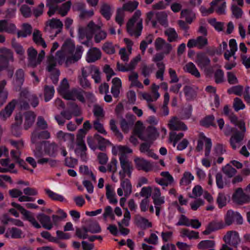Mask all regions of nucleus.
I'll use <instances>...</instances> for the list:
<instances>
[{"instance_id": "obj_24", "label": "nucleus", "mask_w": 250, "mask_h": 250, "mask_svg": "<svg viewBox=\"0 0 250 250\" xmlns=\"http://www.w3.org/2000/svg\"><path fill=\"white\" fill-rule=\"evenodd\" d=\"M24 81V72L22 69H18L15 73V80L14 82L16 91H20Z\"/></svg>"}, {"instance_id": "obj_16", "label": "nucleus", "mask_w": 250, "mask_h": 250, "mask_svg": "<svg viewBox=\"0 0 250 250\" xmlns=\"http://www.w3.org/2000/svg\"><path fill=\"white\" fill-rule=\"evenodd\" d=\"M134 163L138 169L142 170L145 172L150 171L153 168V165L150 162L142 158H135L134 159Z\"/></svg>"}, {"instance_id": "obj_28", "label": "nucleus", "mask_w": 250, "mask_h": 250, "mask_svg": "<svg viewBox=\"0 0 250 250\" xmlns=\"http://www.w3.org/2000/svg\"><path fill=\"white\" fill-rule=\"evenodd\" d=\"M23 117L24 118V127L25 130H27L34 123L36 115L33 112L27 111L24 113Z\"/></svg>"}, {"instance_id": "obj_56", "label": "nucleus", "mask_w": 250, "mask_h": 250, "mask_svg": "<svg viewBox=\"0 0 250 250\" xmlns=\"http://www.w3.org/2000/svg\"><path fill=\"white\" fill-rule=\"evenodd\" d=\"M45 192L49 197L53 200L62 202L64 200V197L62 195L56 193L49 189H45Z\"/></svg>"}, {"instance_id": "obj_5", "label": "nucleus", "mask_w": 250, "mask_h": 250, "mask_svg": "<svg viewBox=\"0 0 250 250\" xmlns=\"http://www.w3.org/2000/svg\"><path fill=\"white\" fill-rule=\"evenodd\" d=\"M205 143V156L209 157L210 150L212 147L211 140L206 137L203 133L199 134V138L197 141V144L196 147V150L198 152L202 151L203 149L204 143Z\"/></svg>"}, {"instance_id": "obj_36", "label": "nucleus", "mask_w": 250, "mask_h": 250, "mask_svg": "<svg viewBox=\"0 0 250 250\" xmlns=\"http://www.w3.org/2000/svg\"><path fill=\"white\" fill-rule=\"evenodd\" d=\"M72 3L70 0L62 3L61 5H57L58 13L62 17L66 16L70 9Z\"/></svg>"}, {"instance_id": "obj_11", "label": "nucleus", "mask_w": 250, "mask_h": 250, "mask_svg": "<svg viewBox=\"0 0 250 250\" xmlns=\"http://www.w3.org/2000/svg\"><path fill=\"white\" fill-rule=\"evenodd\" d=\"M209 12L213 13L215 12L219 15L225 14L226 2L225 0H213L210 3Z\"/></svg>"}, {"instance_id": "obj_39", "label": "nucleus", "mask_w": 250, "mask_h": 250, "mask_svg": "<svg viewBox=\"0 0 250 250\" xmlns=\"http://www.w3.org/2000/svg\"><path fill=\"white\" fill-rule=\"evenodd\" d=\"M180 236L184 238L188 237L189 239H198L199 233L194 230H190L188 229H183L180 231Z\"/></svg>"}, {"instance_id": "obj_19", "label": "nucleus", "mask_w": 250, "mask_h": 250, "mask_svg": "<svg viewBox=\"0 0 250 250\" xmlns=\"http://www.w3.org/2000/svg\"><path fill=\"white\" fill-rule=\"evenodd\" d=\"M27 59L28 65L32 67H35L38 64H40L38 62V57L37 55V51L32 47H29L27 50Z\"/></svg>"}, {"instance_id": "obj_58", "label": "nucleus", "mask_w": 250, "mask_h": 250, "mask_svg": "<svg viewBox=\"0 0 250 250\" xmlns=\"http://www.w3.org/2000/svg\"><path fill=\"white\" fill-rule=\"evenodd\" d=\"M216 201L219 208H221L225 207L227 203V198L225 193L222 192L219 193Z\"/></svg>"}, {"instance_id": "obj_61", "label": "nucleus", "mask_w": 250, "mask_h": 250, "mask_svg": "<svg viewBox=\"0 0 250 250\" xmlns=\"http://www.w3.org/2000/svg\"><path fill=\"white\" fill-rule=\"evenodd\" d=\"M230 122L235 125H238L243 130L245 129V124L238 120L237 117L233 113H231L228 116Z\"/></svg>"}, {"instance_id": "obj_30", "label": "nucleus", "mask_w": 250, "mask_h": 250, "mask_svg": "<svg viewBox=\"0 0 250 250\" xmlns=\"http://www.w3.org/2000/svg\"><path fill=\"white\" fill-rule=\"evenodd\" d=\"M50 137V133L47 130L42 131L39 133L35 131L32 133L31 139L32 143L35 144L39 139H47Z\"/></svg>"}, {"instance_id": "obj_33", "label": "nucleus", "mask_w": 250, "mask_h": 250, "mask_svg": "<svg viewBox=\"0 0 250 250\" xmlns=\"http://www.w3.org/2000/svg\"><path fill=\"white\" fill-rule=\"evenodd\" d=\"M226 152L225 146L222 144H216L213 149L212 158L215 160L217 156H222Z\"/></svg>"}, {"instance_id": "obj_40", "label": "nucleus", "mask_w": 250, "mask_h": 250, "mask_svg": "<svg viewBox=\"0 0 250 250\" xmlns=\"http://www.w3.org/2000/svg\"><path fill=\"white\" fill-rule=\"evenodd\" d=\"M164 34L167 37V41L170 42L177 41L178 35L175 30L173 28H168L164 31Z\"/></svg>"}, {"instance_id": "obj_52", "label": "nucleus", "mask_w": 250, "mask_h": 250, "mask_svg": "<svg viewBox=\"0 0 250 250\" xmlns=\"http://www.w3.org/2000/svg\"><path fill=\"white\" fill-rule=\"evenodd\" d=\"M93 112L97 119L100 120L104 116V112L103 107L99 104H95L93 106Z\"/></svg>"}, {"instance_id": "obj_21", "label": "nucleus", "mask_w": 250, "mask_h": 250, "mask_svg": "<svg viewBox=\"0 0 250 250\" xmlns=\"http://www.w3.org/2000/svg\"><path fill=\"white\" fill-rule=\"evenodd\" d=\"M37 218L45 229L50 230L53 228V223L49 216L41 213L37 215Z\"/></svg>"}, {"instance_id": "obj_13", "label": "nucleus", "mask_w": 250, "mask_h": 250, "mask_svg": "<svg viewBox=\"0 0 250 250\" xmlns=\"http://www.w3.org/2000/svg\"><path fill=\"white\" fill-rule=\"evenodd\" d=\"M169 129L177 131H186L188 129L187 126L178 118L173 116L171 118L167 124Z\"/></svg>"}, {"instance_id": "obj_7", "label": "nucleus", "mask_w": 250, "mask_h": 250, "mask_svg": "<svg viewBox=\"0 0 250 250\" xmlns=\"http://www.w3.org/2000/svg\"><path fill=\"white\" fill-rule=\"evenodd\" d=\"M225 223L227 226H230L233 223L237 225H242L243 219L241 214L237 211L229 209L227 211L224 217Z\"/></svg>"}, {"instance_id": "obj_49", "label": "nucleus", "mask_w": 250, "mask_h": 250, "mask_svg": "<svg viewBox=\"0 0 250 250\" xmlns=\"http://www.w3.org/2000/svg\"><path fill=\"white\" fill-rule=\"evenodd\" d=\"M215 242L212 240H206L201 241L197 245V248L199 250L213 249Z\"/></svg>"}, {"instance_id": "obj_43", "label": "nucleus", "mask_w": 250, "mask_h": 250, "mask_svg": "<svg viewBox=\"0 0 250 250\" xmlns=\"http://www.w3.org/2000/svg\"><path fill=\"white\" fill-rule=\"evenodd\" d=\"M169 101V95L168 92H166L164 96V102L161 111L162 115L167 116L169 114V109L168 108V104Z\"/></svg>"}, {"instance_id": "obj_48", "label": "nucleus", "mask_w": 250, "mask_h": 250, "mask_svg": "<svg viewBox=\"0 0 250 250\" xmlns=\"http://www.w3.org/2000/svg\"><path fill=\"white\" fill-rule=\"evenodd\" d=\"M222 172L228 177L231 178L236 173V170L230 164H228L222 168Z\"/></svg>"}, {"instance_id": "obj_26", "label": "nucleus", "mask_w": 250, "mask_h": 250, "mask_svg": "<svg viewBox=\"0 0 250 250\" xmlns=\"http://www.w3.org/2000/svg\"><path fill=\"white\" fill-rule=\"evenodd\" d=\"M58 149V145L55 143H50L49 141L44 143V150L45 153L49 156L52 157L56 156Z\"/></svg>"}, {"instance_id": "obj_42", "label": "nucleus", "mask_w": 250, "mask_h": 250, "mask_svg": "<svg viewBox=\"0 0 250 250\" xmlns=\"http://www.w3.org/2000/svg\"><path fill=\"white\" fill-rule=\"evenodd\" d=\"M57 62L56 59L53 55H50L47 57L46 70L49 72H54L55 70H59L56 68Z\"/></svg>"}, {"instance_id": "obj_8", "label": "nucleus", "mask_w": 250, "mask_h": 250, "mask_svg": "<svg viewBox=\"0 0 250 250\" xmlns=\"http://www.w3.org/2000/svg\"><path fill=\"white\" fill-rule=\"evenodd\" d=\"M63 25V23L60 20L52 18L46 21L44 31L51 33L53 30H55V36H56L62 32Z\"/></svg>"}, {"instance_id": "obj_60", "label": "nucleus", "mask_w": 250, "mask_h": 250, "mask_svg": "<svg viewBox=\"0 0 250 250\" xmlns=\"http://www.w3.org/2000/svg\"><path fill=\"white\" fill-rule=\"evenodd\" d=\"M208 22L217 31L220 32L223 30L224 27L223 22L217 21L215 18L209 19Z\"/></svg>"}, {"instance_id": "obj_64", "label": "nucleus", "mask_w": 250, "mask_h": 250, "mask_svg": "<svg viewBox=\"0 0 250 250\" xmlns=\"http://www.w3.org/2000/svg\"><path fill=\"white\" fill-rule=\"evenodd\" d=\"M97 134H95L93 137L88 136L87 138V143L88 146L93 150H95L98 148V143L97 141Z\"/></svg>"}, {"instance_id": "obj_29", "label": "nucleus", "mask_w": 250, "mask_h": 250, "mask_svg": "<svg viewBox=\"0 0 250 250\" xmlns=\"http://www.w3.org/2000/svg\"><path fill=\"white\" fill-rule=\"evenodd\" d=\"M23 236V231L20 229L16 227H12L9 229L7 232L5 234V236L7 238L10 237L13 239L21 238Z\"/></svg>"}, {"instance_id": "obj_12", "label": "nucleus", "mask_w": 250, "mask_h": 250, "mask_svg": "<svg viewBox=\"0 0 250 250\" xmlns=\"http://www.w3.org/2000/svg\"><path fill=\"white\" fill-rule=\"evenodd\" d=\"M234 202L242 205L250 202V196L246 194L241 188H238L232 196Z\"/></svg>"}, {"instance_id": "obj_54", "label": "nucleus", "mask_w": 250, "mask_h": 250, "mask_svg": "<svg viewBox=\"0 0 250 250\" xmlns=\"http://www.w3.org/2000/svg\"><path fill=\"white\" fill-rule=\"evenodd\" d=\"M157 67L158 69L155 74L156 78L162 81L164 79V74L165 71V64L164 63H159L157 64Z\"/></svg>"}, {"instance_id": "obj_32", "label": "nucleus", "mask_w": 250, "mask_h": 250, "mask_svg": "<svg viewBox=\"0 0 250 250\" xmlns=\"http://www.w3.org/2000/svg\"><path fill=\"white\" fill-rule=\"evenodd\" d=\"M112 85L111 92L114 97L117 98L119 96L120 92V89L122 87V82L119 78L116 77L112 79Z\"/></svg>"}, {"instance_id": "obj_14", "label": "nucleus", "mask_w": 250, "mask_h": 250, "mask_svg": "<svg viewBox=\"0 0 250 250\" xmlns=\"http://www.w3.org/2000/svg\"><path fill=\"white\" fill-rule=\"evenodd\" d=\"M208 45V39L204 36H200L195 39L188 40L187 46L188 48L196 47L198 49H202Z\"/></svg>"}, {"instance_id": "obj_46", "label": "nucleus", "mask_w": 250, "mask_h": 250, "mask_svg": "<svg viewBox=\"0 0 250 250\" xmlns=\"http://www.w3.org/2000/svg\"><path fill=\"white\" fill-rule=\"evenodd\" d=\"M181 17L185 18L187 22L191 23L195 18V14L191 10L184 9L181 11Z\"/></svg>"}, {"instance_id": "obj_6", "label": "nucleus", "mask_w": 250, "mask_h": 250, "mask_svg": "<svg viewBox=\"0 0 250 250\" xmlns=\"http://www.w3.org/2000/svg\"><path fill=\"white\" fill-rule=\"evenodd\" d=\"M101 26L102 24H95L93 21H90L87 24L88 29L94 34V39L96 43L104 40L107 36L106 32L101 29Z\"/></svg>"}, {"instance_id": "obj_53", "label": "nucleus", "mask_w": 250, "mask_h": 250, "mask_svg": "<svg viewBox=\"0 0 250 250\" xmlns=\"http://www.w3.org/2000/svg\"><path fill=\"white\" fill-rule=\"evenodd\" d=\"M138 74L137 72L133 71L128 77L129 80L131 82L132 86L138 87H142V84L138 81Z\"/></svg>"}, {"instance_id": "obj_23", "label": "nucleus", "mask_w": 250, "mask_h": 250, "mask_svg": "<svg viewBox=\"0 0 250 250\" xmlns=\"http://www.w3.org/2000/svg\"><path fill=\"white\" fill-rule=\"evenodd\" d=\"M210 60L204 53H198L196 55L195 62L201 69H205L210 64Z\"/></svg>"}, {"instance_id": "obj_47", "label": "nucleus", "mask_w": 250, "mask_h": 250, "mask_svg": "<svg viewBox=\"0 0 250 250\" xmlns=\"http://www.w3.org/2000/svg\"><path fill=\"white\" fill-rule=\"evenodd\" d=\"M100 12L103 17L107 20H109L110 19L112 13L111 7L109 4L104 3L101 6Z\"/></svg>"}, {"instance_id": "obj_37", "label": "nucleus", "mask_w": 250, "mask_h": 250, "mask_svg": "<svg viewBox=\"0 0 250 250\" xmlns=\"http://www.w3.org/2000/svg\"><path fill=\"white\" fill-rule=\"evenodd\" d=\"M77 148L75 149V153L80 156L83 161L86 160V150L87 148L85 143H77Z\"/></svg>"}, {"instance_id": "obj_63", "label": "nucleus", "mask_w": 250, "mask_h": 250, "mask_svg": "<svg viewBox=\"0 0 250 250\" xmlns=\"http://www.w3.org/2000/svg\"><path fill=\"white\" fill-rule=\"evenodd\" d=\"M88 232L89 230L85 227H83L81 229L77 228L76 230V235L80 238L85 239L88 237Z\"/></svg>"}, {"instance_id": "obj_18", "label": "nucleus", "mask_w": 250, "mask_h": 250, "mask_svg": "<svg viewBox=\"0 0 250 250\" xmlns=\"http://www.w3.org/2000/svg\"><path fill=\"white\" fill-rule=\"evenodd\" d=\"M224 240L229 245L237 247L240 242L239 234L235 231H228L224 237Z\"/></svg>"}, {"instance_id": "obj_44", "label": "nucleus", "mask_w": 250, "mask_h": 250, "mask_svg": "<svg viewBox=\"0 0 250 250\" xmlns=\"http://www.w3.org/2000/svg\"><path fill=\"white\" fill-rule=\"evenodd\" d=\"M11 46L14 49L17 54H18L20 57L24 56L25 50L23 49L22 46L17 42H16L15 39H12L11 42Z\"/></svg>"}, {"instance_id": "obj_51", "label": "nucleus", "mask_w": 250, "mask_h": 250, "mask_svg": "<svg viewBox=\"0 0 250 250\" xmlns=\"http://www.w3.org/2000/svg\"><path fill=\"white\" fill-rule=\"evenodd\" d=\"M55 90L53 86L45 85L44 87V100L50 101L54 96Z\"/></svg>"}, {"instance_id": "obj_4", "label": "nucleus", "mask_w": 250, "mask_h": 250, "mask_svg": "<svg viewBox=\"0 0 250 250\" xmlns=\"http://www.w3.org/2000/svg\"><path fill=\"white\" fill-rule=\"evenodd\" d=\"M135 134L142 140L152 142L159 136V133L155 127L148 126L146 129L136 127L135 129Z\"/></svg>"}, {"instance_id": "obj_25", "label": "nucleus", "mask_w": 250, "mask_h": 250, "mask_svg": "<svg viewBox=\"0 0 250 250\" xmlns=\"http://www.w3.org/2000/svg\"><path fill=\"white\" fill-rule=\"evenodd\" d=\"M244 135L240 132H236L233 134L229 140L231 146L233 149H236L241 146V142L243 140Z\"/></svg>"}, {"instance_id": "obj_34", "label": "nucleus", "mask_w": 250, "mask_h": 250, "mask_svg": "<svg viewBox=\"0 0 250 250\" xmlns=\"http://www.w3.org/2000/svg\"><path fill=\"white\" fill-rule=\"evenodd\" d=\"M154 70V65L153 64L147 65L143 64L140 68V73L145 78H149Z\"/></svg>"}, {"instance_id": "obj_45", "label": "nucleus", "mask_w": 250, "mask_h": 250, "mask_svg": "<svg viewBox=\"0 0 250 250\" xmlns=\"http://www.w3.org/2000/svg\"><path fill=\"white\" fill-rule=\"evenodd\" d=\"M194 178L193 175L190 172L186 171L180 180V184L182 186H187L191 183Z\"/></svg>"}, {"instance_id": "obj_17", "label": "nucleus", "mask_w": 250, "mask_h": 250, "mask_svg": "<svg viewBox=\"0 0 250 250\" xmlns=\"http://www.w3.org/2000/svg\"><path fill=\"white\" fill-rule=\"evenodd\" d=\"M16 101L13 100L9 103L5 108L0 111V119L5 121L12 115L16 106Z\"/></svg>"}, {"instance_id": "obj_59", "label": "nucleus", "mask_w": 250, "mask_h": 250, "mask_svg": "<svg viewBox=\"0 0 250 250\" xmlns=\"http://www.w3.org/2000/svg\"><path fill=\"white\" fill-rule=\"evenodd\" d=\"M214 117L213 115H209L206 117L201 121V124L206 127H209L210 126L215 127V125L214 124Z\"/></svg>"}, {"instance_id": "obj_1", "label": "nucleus", "mask_w": 250, "mask_h": 250, "mask_svg": "<svg viewBox=\"0 0 250 250\" xmlns=\"http://www.w3.org/2000/svg\"><path fill=\"white\" fill-rule=\"evenodd\" d=\"M83 51L81 46H78L75 48L72 42L65 43L62 49L57 52L56 57L59 63L65 59V65L68 66L80 59Z\"/></svg>"}, {"instance_id": "obj_31", "label": "nucleus", "mask_w": 250, "mask_h": 250, "mask_svg": "<svg viewBox=\"0 0 250 250\" xmlns=\"http://www.w3.org/2000/svg\"><path fill=\"white\" fill-rule=\"evenodd\" d=\"M84 91L82 89H73L71 90V94L69 97H71L72 99H68L67 100H75L77 99L82 103H85Z\"/></svg>"}, {"instance_id": "obj_57", "label": "nucleus", "mask_w": 250, "mask_h": 250, "mask_svg": "<svg viewBox=\"0 0 250 250\" xmlns=\"http://www.w3.org/2000/svg\"><path fill=\"white\" fill-rule=\"evenodd\" d=\"M184 134L183 133L180 132L177 133L174 131H171L169 133V141L173 142L174 146H176L177 142L182 139Z\"/></svg>"}, {"instance_id": "obj_27", "label": "nucleus", "mask_w": 250, "mask_h": 250, "mask_svg": "<svg viewBox=\"0 0 250 250\" xmlns=\"http://www.w3.org/2000/svg\"><path fill=\"white\" fill-rule=\"evenodd\" d=\"M135 222L137 226L143 229L152 227V223L148 219L139 214L135 215Z\"/></svg>"}, {"instance_id": "obj_2", "label": "nucleus", "mask_w": 250, "mask_h": 250, "mask_svg": "<svg viewBox=\"0 0 250 250\" xmlns=\"http://www.w3.org/2000/svg\"><path fill=\"white\" fill-rule=\"evenodd\" d=\"M116 153H118L121 170L119 171L120 178H125L126 176L131 177L133 167L127 159V153H131L132 150L126 146H119L114 148Z\"/></svg>"}, {"instance_id": "obj_3", "label": "nucleus", "mask_w": 250, "mask_h": 250, "mask_svg": "<svg viewBox=\"0 0 250 250\" xmlns=\"http://www.w3.org/2000/svg\"><path fill=\"white\" fill-rule=\"evenodd\" d=\"M142 13L137 10L126 23V30L128 34L136 38L141 36L143 28Z\"/></svg>"}, {"instance_id": "obj_22", "label": "nucleus", "mask_w": 250, "mask_h": 250, "mask_svg": "<svg viewBox=\"0 0 250 250\" xmlns=\"http://www.w3.org/2000/svg\"><path fill=\"white\" fill-rule=\"evenodd\" d=\"M100 50L96 47L90 48L87 53L86 60L88 62H93L101 57Z\"/></svg>"}, {"instance_id": "obj_38", "label": "nucleus", "mask_w": 250, "mask_h": 250, "mask_svg": "<svg viewBox=\"0 0 250 250\" xmlns=\"http://www.w3.org/2000/svg\"><path fill=\"white\" fill-rule=\"evenodd\" d=\"M33 39L34 42L38 45H41L45 48L47 47V45L42 37V34L39 30H35L33 34Z\"/></svg>"}, {"instance_id": "obj_10", "label": "nucleus", "mask_w": 250, "mask_h": 250, "mask_svg": "<svg viewBox=\"0 0 250 250\" xmlns=\"http://www.w3.org/2000/svg\"><path fill=\"white\" fill-rule=\"evenodd\" d=\"M154 45L156 50L161 51L162 53L165 55L170 54L172 50L171 44L162 38H157L155 40Z\"/></svg>"}, {"instance_id": "obj_41", "label": "nucleus", "mask_w": 250, "mask_h": 250, "mask_svg": "<svg viewBox=\"0 0 250 250\" xmlns=\"http://www.w3.org/2000/svg\"><path fill=\"white\" fill-rule=\"evenodd\" d=\"M138 5L139 2L136 0L129 1L125 3L120 9H123L124 12L125 11L131 13L137 9Z\"/></svg>"}, {"instance_id": "obj_20", "label": "nucleus", "mask_w": 250, "mask_h": 250, "mask_svg": "<svg viewBox=\"0 0 250 250\" xmlns=\"http://www.w3.org/2000/svg\"><path fill=\"white\" fill-rule=\"evenodd\" d=\"M69 87V85L67 80L64 78L58 88V92L66 100L72 99L71 97H69L71 94V91L68 90Z\"/></svg>"}, {"instance_id": "obj_55", "label": "nucleus", "mask_w": 250, "mask_h": 250, "mask_svg": "<svg viewBox=\"0 0 250 250\" xmlns=\"http://www.w3.org/2000/svg\"><path fill=\"white\" fill-rule=\"evenodd\" d=\"M86 228L89 232L92 233H99L101 231V227L96 221H91Z\"/></svg>"}, {"instance_id": "obj_15", "label": "nucleus", "mask_w": 250, "mask_h": 250, "mask_svg": "<svg viewBox=\"0 0 250 250\" xmlns=\"http://www.w3.org/2000/svg\"><path fill=\"white\" fill-rule=\"evenodd\" d=\"M121 180V188H118L117 194L122 196L123 195V190L125 196L128 197L132 192V185L130 181L125 178H120Z\"/></svg>"}, {"instance_id": "obj_9", "label": "nucleus", "mask_w": 250, "mask_h": 250, "mask_svg": "<svg viewBox=\"0 0 250 250\" xmlns=\"http://www.w3.org/2000/svg\"><path fill=\"white\" fill-rule=\"evenodd\" d=\"M11 205L13 207L19 209L21 213L24 216V218L28 221L33 227L37 229H40L41 225L37 221L33 214L30 211L26 210L20 204L12 202Z\"/></svg>"}, {"instance_id": "obj_50", "label": "nucleus", "mask_w": 250, "mask_h": 250, "mask_svg": "<svg viewBox=\"0 0 250 250\" xmlns=\"http://www.w3.org/2000/svg\"><path fill=\"white\" fill-rule=\"evenodd\" d=\"M12 157L17 162L20 166H22L24 169H28L26 167V164L25 162L20 159V152L19 150H12L10 152Z\"/></svg>"}, {"instance_id": "obj_35", "label": "nucleus", "mask_w": 250, "mask_h": 250, "mask_svg": "<svg viewBox=\"0 0 250 250\" xmlns=\"http://www.w3.org/2000/svg\"><path fill=\"white\" fill-rule=\"evenodd\" d=\"M185 71L190 73L196 78L200 77V73L196 68L195 64L191 62L187 63L184 67Z\"/></svg>"}, {"instance_id": "obj_62", "label": "nucleus", "mask_w": 250, "mask_h": 250, "mask_svg": "<svg viewBox=\"0 0 250 250\" xmlns=\"http://www.w3.org/2000/svg\"><path fill=\"white\" fill-rule=\"evenodd\" d=\"M102 49L104 52L108 54H113L115 53V48L112 42H106L103 46Z\"/></svg>"}]
</instances>
